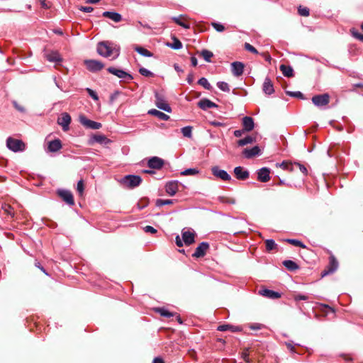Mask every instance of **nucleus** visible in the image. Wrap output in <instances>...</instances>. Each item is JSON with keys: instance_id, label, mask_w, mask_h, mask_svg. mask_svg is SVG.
I'll list each match as a JSON object with an SVG mask.
<instances>
[{"instance_id": "4", "label": "nucleus", "mask_w": 363, "mask_h": 363, "mask_svg": "<svg viewBox=\"0 0 363 363\" xmlns=\"http://www.w3.org/2000/svg\"><path fill=\"white\" fill-rule=\"evenodd\" d=\"M313 104L319 108L327 106L330 102V96L328 94H318L312 97Z\"/></svg>"}, {"instance_id": "13", "label": "nucleus", "mask_w": 363, "mask_h": 363, "mask_svg": "<svg viewBox=\"0 0 363 363\" xmlns=\"http://www.w3.org/2000/svg\"><path fill=\"white\" fill-rule=\"evenodd\" d=\"M97 52L103 57H109L112 52L111 48L105 42H100L97 46Z\"/></svg>"}, {"instance_id": "64", "label": "nucleus", "mask_w": 363, "mask_h": 363, "mask_svg": "<svg viewBox=\"0 0 363 363\" xmlns=\"http://www.w3.org/2000/svg\"><path fill=\"white\" fill-rule=\"evenodd\" d=\"M211 124L212 125H213L214 127H220V126H223L224 125L223 123H221V122L218 121H211Z\"/></svg>"}, {"instance_id": "57", "label": "nucleus", "mask_w": 363, "mask_h": 363, "mask_svg": "<svg viewBox=\"0 0 363 363\" xmlns=\"http://www.w3.org/2000/svg\"><path fill=\"white\" fill-rule=\"evenodd\" d=\"M183 240L179 237V235H177L175 238V243L178 247H182L183 246Z\"/></svg>"}, {"instance_id": "37", "label": "nucleus", "mask_w": 363, "mask_h": 363, "mask_svg": "<svg viewBox=\"0 0 363 363\" xmlns=\"http://www.w3.org/2000/svg\"><path fill=\"white\" fill-rule=\"evenodd\" d=\"M199 173V170L197 168H188L182 171L181 174L183 176H194L198 174Z\"/></svg>"}, {"instance_id": "7", "label": "nucleus", "mask_w": 363, "mask_h": 363, "mask_svg": "<svg viewBox=\"0 0 363 363\" xmlns=\"http://www.w3.org/2000/svg\"><path fill=\"white\" fill-rule=\"evenodd\" d=\"M57 193L68 205L73 206L74 204L73 194L69 190L60 189L57 191Z\"/></svg>"}, {"instance_id": "21", "label": "nucleus", "mask_w": 363, "mask_h": 363, "mask_svg": "<svg viewBox=\"0 0 363 363\" xmlns=\"http://www.w3.org/2000/svg\"><path fill=\"white\" fill-rule=\"evenodd\" d=\"M182 237L184 242L186 245H191L195 242V233L189 230L182 231Z\"/></svg>"}, {"instance_id": "17", "label": "nucleus", "mask_w": 363, "mask_h": 363, "mask_svg": "<svg viewBox=\"0 0 363 363\" xmlns=\"http://www.w3.org/2000/svg\"><path fill=\"white\" fill-rule=\"evenodd\" d=\"M197 105L201 109H202L203 111H206L208 108L218 107V106L216 104L211 101L210 99H208L207 98H203V99H201L198 102Z\"/></svg>"}, {"instance_id": "53", "label": "nucleus", "mask_w": 363, "mask_h": 363, "mask_svg": "<svg viewBox=\"0 0 363 363\" xmlns=\"http://www.w3.org/2000/svg\"><path fill=\"white\" fill-rule=\"evenodd\" d=\"M294 164L296 165L300 171L305 175L306 176L308 174V170H307V168L302 164L299 163V162H294Z\"/></svg>"}, {"instance_id": "20", "label": "nucleus", "mask_w": 363, "mask_h": 363, "mask_svg": "<svg viewBox=\"0 0 363 363\" xmlns=\"http://www.w3.org/2000/svg\"><path fill=\"white\" fill-rule=\"evenodd\" d=\"M244 70V64L241 62H233L231 63V71L234 76L239 77L242 75Z\"/></svg>"}, {"instance_id": "23", "label": "nucleus", "mask_w": 363, "mask_h": 363, "mask_svg": "<svg viewBox=\"0 0 363 363\" xmlns=\"http://www.w3.org/2000/svg\"><path fill=\"white\" fill-rule=\"evenodd\" d=\"M242 127L245 131L250 132L255 127L254 120L250 116H245L242 118Z\"/></svg>"}, {"instance_id": "38", "label": "nucleus", "mask_w": 363, "mask_h": 363, "mask_svg": "<svg viewBox=\"0 0 363 363\" xmlns=\"http://www.w3.org/2000/svg\"><path fill=\"white\" fill-rule=\"evenodd\" d=\"M192 126L187 125L181 129V132L184 137L191 138L192 137Z\"/></svg>"}, {"instance_id": "34", "label": "nucleus", "mask_w": 363, "mask_h": 363, "mask_svg": "<svg viewBox=\"0 0 363 363\" xmlns=\"http://www.w3.org/2000/svg\"><path fill=\"white\" fill-rule=\"evenodd\" d=\"M46 59L49 62H58L62 60L60 55L56 52H52L46 55Z\"/></svg>"}, {"instance_id": "48", "label": "nucleus", "mask_w": 363, "mask_h": 363, "mask_svg": "<svg viewBox=\"0 0 363 363\" xmlns=\"http://www.w3.org/2000/svg\"><path fill=\"white\" fill-rule=\"evenodd\" d=\"M298 13L301 16H308L310 14L309 9L307 7H303L301 6H299L298 8Z\"/></svg>"}, {"instance_id": "60", "label": "nucleus", "mask_w": 363, "mask_h": 363, "mask_svg": "<svg viewBox=\"0 0 363 363\" xmlns=\"http://www.w3.org/2000/svg\"><path fill=\"white\" fill-rule=\"evenodd\" d=\"M287 348L290 350L291 352H295V349H294V347L293 345V342H287L285 343Z\"/></svg>"}, {"instance_id": "54", "label": "nucleus", "mask_w": 363, "mask_h": 363, "mask_svg": "<svg viewBox=\"0 0 363 363\" xmlns=\"http://www.w3.org/2000/svg\"><path fill=\"white\" fill-rule=\"evenodd\" d=\"M13 106H14V108L16 110H18L21 113H25L26 112L25 108L23 106H22L21 105L18 104L16 101H13Z\"/></svg>"}, {"instance_id": "63", "label": "nucleus", "mask_w": 363, "mask_h": 363, "mask_svg": "<svg viewBox=\"0 0 363 363\" xmlns=\"http://www.w3.org/2000/svg\"><path fill=\"white\" fill-rule=\"evenodd\" d=\"M244 129L242 130H235L233 133L234 135L237 138L241 137L243 134Z\"/></svg>"}, {"instance_id": "44", "label": "nucleus", "mask_w": 363, "mask_h": 363, "mask_svg": "<svg viewBox=\"0 0 363 363\" xmlns=\"http://www.w3.org/2000/svg\"><path fill=\"white\" fill-rule=\"evenodd\" d=\"M265 246L266 250L267 251H272V250L276 248L277 245L276 244L275 241L273 239H267L265 241Z\"/></svg>"}, {"instance_id": "26", "label": "nucleus", "mask_w": 363, "mask_h": 363, "mask_svg": "<svg viewBox=\"0 0 363 363\" xmlns=\"http://www.w3.org/2000/svg\"><path fill=\"white\" fill-rule=\"evenodd\" d=\"M48 150L51 152H55L62 148V143L59 139H55L48 143Z\"/></svg>"}, {"instance_id": "19", "label": "nucleus", "mask_w": 363, "mask_h": 363, "mask_svg": "<svg viewBox=\"0 0 363 363\" xmlns=\"http://www.w3.org/2000/svg\"><path fill=\"white\" fill-rule=\"evenodd\" d=\"M96 143L101 145H107L111 143V140L108 139L105 135L92 134V143Z\"/></svg>"}, {"instance_id": "62", "label": "nucleus", "mask_w": 363, "mask_h": 363, "mask_svg": "<svg viewBox=\"0 0 363 363\" xmlns=\"http://www.w3.org/2000/svg\"><path fill=\"white\" fill-rule=\"evenodd\" d=\"M276 165H277V166H279V167H281V168H282V169H289V164H287V162H284H284H281V163H280V164L277 163Z\"/></svg>"}, {"instance_id": "22", "label": "nucleus", "mask_w": 363, "mask_h": 363, "mask_svg": "<svg viewBox=\"0 0 363 363\" xmlns=\"http://www.w3.org/2000/svg\"><path fill=\"white\" fill-rule=\"evenodd\" d=\"M165 191L169 196H174L178 191V182H168L165 185Z\"/></svg>"}, {"instance_id": "51", "label": "nucleus", "mask_w": 363, "mask_h": 363, "mask_svg": "<svg viewBox=\"0 0 363 363\" xmlns=\"http://www.w3.org/2000/svg\"><path fill=\"white\" fill-rule=\"evenodd\" d=\"M211 26L218 32H223L225 30V26L220 23L213 22Z\"/></svg>"}, {"instance_id": "24", "label": "nucleus", "mask_w": 363, "mask_h": 363, "mask_svg": "<svg viewBox=\"0 0 363 363\" xmlns=\"http://www.w3.org/2000/svg\"><path fill=\"white\" fill-rule=\"evenodd\" d=\"M104 17L111 19L116 23L120 22L122 19V16L119 13L115 11H104L102 13Z\"/></svg>"}, {"instance_id": "45", "label": "nucleus", "mask_w": 363, "mask_h": 363, "mask_svg": "<svg viewBox=\"0 0 363 363\" xmlns=\"http://www.w3.org/2000/svg\"><path fill=\"white\" fill-rule=\"evenodd\" d=\"M172 20L176 23L177 25L183 27L184 28H186V29H188L190 28V25L187 23H185L182 21H181L180 18L179 17H172Z\"/></svg>"}, {"instance_id": "1", "label": "nucleus", "mask_w": 363, "mask_h": 363, "mask_svg": "<svg viewBox=\"0 0 363 363\" xmlns=\"http://www.w3.org/2000/svg\"><path fill=\"white\" fill-rule=\"evenodd\" d=\"M142 181V177L139 175L128 174L122 177L120 180V183L125 187L134 189L138 186Z\"/></svg>"}, {"instance_id": "11", "label": "nucleus", "mask_w": 363, "mask_h": 363, "mask_svg": "<svg viewBox=\"0 0 363 363\" xmlns=\"http://www.w3.org/2000/svg\"><path fill=\"white\" fill-rule=\"evenodd\" d=\"M270 169L263 167L257 170V179L263 183L267 182L270 179Z\"/></svg>"}, {"instance_id": "32", "label": "nucleus", "mask_w": 363, "mask_h": 363, "mask_svg": "<svg viewBox=\"0 0 363 363\" xmlns=\"http://www.w3.org/2000/svg\"><path fill=\"white\" fill-rule=\"evenodd\" d=\"M254 142H255V138L252 137L250 135H247L244 138L238 140L237 143L238 146L242 147L248 144H251Z\"/></svg>"}, {"instance_id": "42", "label": "nucleus", "mask_w": 363, "mask_h": 363, "mask_svg": "<svg viewBox=\"0 0 363 363\" xmlns=\"http://www.w3.org/2000/svg\"><path fill=\"white\" fill-rule=\"evenodd\" d=\"M174 200L172 199H158L156 200L155 205L157 207L164 206V205H170L174 203Z\"/></svg>"}, {"instance_id": "55", "label": "nucleus", "mask_w": 363, "mask_h": 363, "mask_svg": "<svg viewBox=\"0 0 363 363\" xmlns=\"http://www.w3.org/2000/svg\"><path fill=\"white\" fill-rule=\"evenodd\" d=\"M143 230L145 233H149L152 234H155L157 233V230L150 225H146L143 228Z\"/></svg>"}, {"instance_id": "15", "label": "nucleus", "mask_w": 363, "mask_h": 363, "mask_svg": "<svg viewBox=\"0 0 363 363\" xmlns=\"http://www.w3.org/2000/svg\"><path fill=\"white\" fill-rule=\"evenodd\" d=\"M147 165L151 169H160L164 165V160L158 157H152L149 159Z\"/></svg>"}, {"instance_id": "2", "label": "nucleus", "mask_w": 363, "mask_h": 363, "mask_svg": "<svg viewBox=\"0 0 363 363\" xmlns=\"http://www.w3.org/2000/svg\"><path fill=\"white\" fill-rule=\"evenodd\" d=\"M6 146L9 150L14 152L23 151L26 147V145L22 140L15 139L11 137H9L7 138Z\"/></svg>"}, {"instance_id": "16", "label": "nucleus", "mask_w": 363, "mask_h": 363, "mask_svg": "<svg viewBox=\"0 0 363 363\" xmlns=\"http://www.w3.org/2000/svg\"><path fill=\"white\" fill-rule=\"evenodd\" d=\"M234 174L238 179L245 180L249 177L250 172L248 170L245 169L241 166H238L234 168Z\"/></svg>"}, {"instance_id": "39", "label": "nucleus", "mask_w": 363, "mask_h": 363, "mask_svg": "<svg viewBox=\"0 0 363 363\" xmlns=\"http://www.w3.org/2000/svg\"><path fill=\"white\" fill-rule=\"evenodd\" d=\"M286 242H287L288 243L291 244L294 246H296V247H300L301 248H306V245L303 242H301V240H297V239L289 238V239L286 240Z\"/></svg>"}, {"instance_id": "41", "label": "nucleus", "mask_w": 363, "mask_h": 363, "mask_svg": "<svg viewBox=\"0 0 363 363\" xmlns=\"http://www.w3.org/2000/svg\"><path fill=\"white\" fill-rule=\"evenodd\" d=\"M201 56L203 57L204 60L207 62H211V57L213 56V54L211 51L208 50H203L201 52Z\"/></svg>"}, {"instance_id": "25", "label": "nucleus", "mask_w": 363, "mask_h": 363, "mask_svg": "<svg viewBox=\"0 0 363 363\" xmlns=\"http://www.w3.org/2000/svg\"><path fill=\"white\" fill-rule=\"evenodd\" d=\"M217 330L221 332L227 330H230L232 332H240L242 330V328L240 326H235L230 324H223L219 325Z\"/></svg>"}, {"instance_id": "56", "label": "nucleus", "mask_w": 363, "mask_h": 363, "mask_svg": "<svg viewBox=\"0 0 363 363\" xmlns=\"http://www.w3.org/2000/svg\"><path fill=\"white\" fill-rule=\"evenodd\" d=\"M294 300L296 301H308V297L307 296H306V295H303V294H297V295L294 296Z\"/></svg>"}, {"instance_id": "46", "label": "nucleus", "mask_w": 363, "mask_h": 363, "mask_svg": "<svg viewBox=\"0 0 363 363\" xmlns=\"http://www.w3.org/2000/svg\"><path fill=\"white\" fill-rule=\"evenodd\" d=\"M139 73L144 76V77H152L155 76V74L151 72L150 70L145 68V67H140L138 70Z\"/></svg>"}, {"instance_id": "30", "label": "nucleus", "mask_w": 363, "mask_h": 363, "mask_svg": "<svg viewBox=\"0 0 363 363\" xmlns=\"http://www.w3.org/2000/svg\"><path fill=\"white\" fill-rule=\"evenodd\" d=\"M172 43H167L166 45L173 50H180L182 48V43L175 36L172 38Z\"/></svg>"}, {"instance_id": "28", "label": "nucleus", "mask_w": 363, "mask_h": 363, "mask_svg": "<svg viewBox=\"0 0 363 363\" xmlns=\"http://www.w3.org/2000/svg\"><path fill=\"white\" fill-rule=\"evenodd\" d=\"M280 70L282 72V74L286 77H292L294 75V69L291 66L281 65Z\"/></svg>"}, {"instance_id": "52", "label": "nucleus", "mask_w": 363, "mask_h": 363, "mask_svg": "<svg viewBox=\"0 0 363 363\" xmlns=\"http://www.w3.org/2000/svg\"><path fill=\"white\" fill-rule=\"evenodd\" d=\"M244 47H245V49L249 52H251L255 54L258 53L257 50L254 46H252V45H250L248 43H245Z\"/></svg>"}, {"instance_id": "3", "label": "nucleus", "mask_w": 363, "mask_h": 363, "mask_svg": "<svg viewBox=\"0 0 363 363\" xmlns=\"http://www.w3.org/2000/svg\"><path fill=\"white\" fill-rule=\"evenodd\" d=\"M155 105L159 109L166 111L167 113L172 112V108L169 106V104L166 102L164 96L162 94L155 91Z\"/></svg>"}, {"instance_id": "8", "label": "nucleus", "mask_w": 363, "mask_h": 363, "mask_svg": "<svg viewBox=\"0 0 363 363\" xmlns=\"http://www.w3.org/2000/svg\"><path fill=\"white\" fill-rule=\"evenodd\" d=\"M209 248V243L207 242H201L195 249L192 257L194 258H201L206 255V252Z\"/></svg>"}, {"instance_id": "27", "label": "nucleus", "mask_w": 363, "mask_h": 363, "mask_svg": "<svg viewBox=\"0 0 363 363\" xmlns=\"http://www.w3.org/2000/svg\"><path fill=\"white\" fill-rule=\"evenodd\" d=\"M147 113L156 116L162 121H167L169 119V116L157 109H150L148 111Z\"/></svg>"}, {"instance_id": "31", "label": "nucleus", "mask_w": 363, "mask_h": 363, "mask_svg": "<svg viewBox=\"0 0 363 363\" xmlns=\"http://www.w3.org/2000/svg\"><path fill=\"white\" fill-rule=\"evenodd\" d=\"M134 50L135 52H137L138 54L141 55L142 56L147 57H151L153 56V53L147 50L146 48L141 47V46H135L134 48Z\"/></svg>"}, {"instance_id": "61", "label": "nucleus", "mask_w": 363, "mask_h": 363, "mask_svg": "<svg viewBox=\"0 0 363 363\" xmlns=\"http://www.w3.org/2000/svg\"><path fill=\"white\" fill-rule=\"evenodd\" d=\"M101 127V124L100 123L92 121V130H97Z\"/></svg>"}, {"instance_id": "9", "label": "nucleus", "mask_w": 363, "mask_h": 363, "mask_svg": "<svg viewBox=\"0 0 363 363\" xmlns=\"http://www.w3.org/2000/svg\"><path fill=\"white\" fill-rule=\"evenodd\" d=\"M212 174L223 181H230L231 179L230 175L224 169H220L218 166L211 167Z\"/></svg>"}, {"instance_id": "10", "label": "nucleus", "mask_w": 363, "mask_h": 363, "mask_svg": "<svg viewBox=\"0 0 363 363\" xmlns=\"http://www.w3.org/2000/svg\"><path fill=\"white\" fill-rule=\"evenodd\" d=\"M70 122L71 116L66 112L62 113L57 120L58 124L62 126L64 131L69 130Z\"/></svg>"}, {"instance_id": "50", "label": "nucleus", "mask_w": 363, "mask_h": 363, "mask_svg": "<svg viewBox=\"0 0 363 363\" xmlns=\"http://www.w3.org/2000/svg\"><path fill=\"white\" fill-rule=\"evenodd\" d=\"M84 189V184L82 179L79 180L77 183V191L80 196H83Z\"/></svg>"}, {"instance_id": "18", "label": "nucleus", "mask_w": 363, "mask_h": 363, "mask_svg": "<svg viewBox=\"0 0 363 363\" xmlns=\"http://www.w3.org/2000/svg\"><path fill=\"white\" fill-rule=\"evenodd\" d=\"M262 91L267 95H272L274 92L273 83L269 77L264 79L262 84Z\"/></svg>"}, {"instance_id": "58", "label": "nucleus", "mask_w": 363, "mask_h": 363, "mask_svg": "<svg viewBox=\"0 0 363 363\" xmlns=\"http://www.w3.org/2000/svg\"><path fill=\"white\" fill-rule=\"evenodd\" d=\"M252 330H260L262 328V324L260 323H252L249 327Z\"/></svg>"}, {"instance_id": "5", "label": "nucleus", "mask_w": 363, "mask_h": 363, "mask_svg": "<svg viewBox=\"0 0 363 363\" xmlns=\"http://www.w3.org/2000/svg\"><path fill=\"white\" fill-rule=\"evenodd\" d=\"M338 262L334 255H330L329 257V264L326 269L321 272L322 277L327 275L333 274L338 268Z\"/></svg>"}, {"instance_id": "40", "label": "nucleus", "mask_w": 363, "mask_h": 363, "mask_svg": "<svg viewBox=\"0 0 363 363\" xmlns=\"http://www.w3.org/2000/svg\"><path fill=\"white\" fill-rule=\"evenodd\" d=\"M104 67V64L101 61L92 60V72H97Z\"/></svg>"}, {"instance_id": "33", "label": "nucleus", "mask_w": 363, "mask_h": 363, "mask_svg": "<svg viewBox=\"0 0 363 363\" xmlns=\"http://www.w3.org/2000/svg\"><path fill=\"white\" fill-rule=\"evenodd\" d=\"M155 311L163 317L171 318L174 316V313L172 312H170L164 307L155 308Z\"/></svg>"}, {"instance_id": "6", "label": "nucleus", "mask_w": 363, "mask_h": 363, "mask_svg": "<svg viewBox=\"0 0 363 363\" xmlns=\"http://www.w3.org/2000/svg\"><path fill=\"white\" fill-rule=\"evenodd\" d=\"M107 72L118 77V78L123 79L127 81H131L133 79V75L130 73L113 67L107 68Z\"/></svg>"}, {"instance_id": "47", "label": "nucleus", "mask_w": 363, "mask_h": 363, "mask_svg": "<svg viewBox=\"0 0 363 363\" xmlns=\"http://www.w3.org/2000/svg\"><path fill=\"white\" fill-rule=\"evenodd\" d=\"M217 86L223 91L229 92L230 91V86L225 82H218Z\"/></svg>"}, {"instance_id": "35", "label": "nucleus", "mask_w": 363, "mask_h": 363, "mask_svg": "<svg viewBox=\"0 0 363 363\" xmlns=\"http://www.w3.org/2000/svg\"><path fill=\"white\" fill-rule=\"evenodd\" d=\"M79 121L86 128H91V119L87 118L84 115L79 116Z\"/></svg>"}, {"instance_id": "14", "label": "nucleus", "mask_w": 363, "mask_h": 363, "mask_svg": "<svg viewBox=\"0 0 363 363\" xmlns=\"http://www.w3.org/2000/svg\"><path fill=\"white\" fill-rule=\"evenodd\" d=\"M259 294L269 299H277L281 296V293L268 289H260Z\"/></svg>"}, {"instance_id": "12", "label": "nucleus", "mask_w": 363, "mask_h": 363, "mask_svg": "<svg viewBox=\"0 0 363 363\" xmlns=\"http://www.w3.org/2000/svg\"><path fill=\"white\" fill-rule=\"evenodd\" d=\"M242 155L245 158L250 159L253 157L261 155L262 152L259 146L256 145L250 149L245 148L242 151Z\"/></svg>"}, {"instance_id": "43", "label": "nucleus", "mask_w": 363, "mask_h": 363, "mask_svg": "<svg viewBox=\"0 0 363 363\" xmlns=\"http://www.w3.org/2000/svg\"><path fill=\"white\" fill-rule=\"evenodd\" d=\"M286 95L291 96V97H295V98H298L300 99H305V96H304L303 94L299 91H286Z\"/></svg>"}, {"instance_id": "49", "label": "nucleus", "mask_w": 363, "mask_h": 363, "mask_svg": "<svg viewBox=\"0 0 363 363\" xmlns=\"http://www.w3.org/2000/svg\"><path fill=\"white\" fill-rule=\"evenodd\" d=\"M149 203V200L147 198H143L140 200V201L138 203V207L139 209L142 210L147 207Z\"/></svg>"}, {"instance_id": "29", "label": "nucleus", "mask_w": 363, "mask_h": 363, "mask_svg": "<svg viewBox=\"0 0 363 363\" xmlns=\"http://www.w3.org/2000/svg\"><path fill=\"white\" fill-rule=\"evenodd\" d=\"M282 264L288 270L291 272H294L299 269L298 264L291 259L284 260Z\"/></svg>"}, {"instance_id": "36", "label": "nucleus", "mask_w": 363, "mask_h": 363, "mask_svg": "<svg viewBox=\"0 0 363 363\" xmlns=\"http://www.w3.org/2000/svg\"><path fill=\"white\" fill-rule=\"evenodd\" d=\"M199 85L202 86L206 90H211L212 86L208 82V79L206 77H201L198 80L197 82Z\"/></svg>"}, {"instance_id": "59", "label": "nucleus", "mask_w": 363, "mask_h": 363, "mask_svg": "<svg viewBox=\"0 0 363 363\" xmlns=\"http://www.w3.org/2000/svg\"><path fill=\"white\" fill-rule=\"evenodd\" d=\"M186 81H187V83L189 84L193 83V82H194V73L193 72H190L187 75Z\"/></svg>"}]
</instances>
